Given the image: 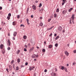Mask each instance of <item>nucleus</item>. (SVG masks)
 <instances>
[{"mask_svg": "<svg viewBox=\"0 0 76 76\" xmlns=\"http://www.w3.org/2000/svg\"><path fill=\"white\" fill-rule=\"evenodd\" d=\"M32 8L33 9V10H35L37 9V7L35 5H33L32 6Z\"/></svg>", "mask_w": 76, "mask_h": 76, "instance_id": "f257e3e1", "label": "nucleus"}, {"mask_svg": "<svg viewBox=\"0 0 76 76\" xmlns=\"http://www.w3.org/2000/svg\"><path fill=\"white\" fill-rule=\"evenodd\" d=\"M71 18L72 19V22L73 23H74V22H73V20L75 19V17L74 16V15H72Z\"/></svg>", "mask_w": 76, "mask_h": 76, "instance_id": "f03ea898", "label": "nucleus"}, {"mask_svg": "<svg viewBox=\"0 0 76 76\" xmlns=\"http://www.w3.org/2000/svg\"><path fill=\"white\" fill-rule=\"evenodd\" d=\"M0 47L1 49H3L4 47V45L3 44H1L0 46Z\"/></svg>", "mask_w": 76, "mask_h": 76, "instance_id": "7ed1b4c3", "label": "nucleus"}, {"mask_svg": "<svg viewBox=\"0 0 76 76\" xmlns=\"http://www.w3.org/2000/svg\"><path fill=\"white\" fill-rule=\"evenodd\" d=\"M65 54H66V56H69V53H68V52H67V51H65Z\"/></svg>", "mask_w": 76, "mask_h": 76, "instance_id": "20e7f679", "label": "nucleus"}, {"mask_svg": "<svg viewBox=\"0 0 76 76\" xmlns=\"http://www.w3.org/2000/svg\"><path fill=\"white\" fill-rule=\"evenodd\" d=\"M34 68H35L34 67H30L29 68V70L30 71L32 70H33V69H34Z\"/></svg>", "mask_w": 76, "mask_h": 76, "instance_id": "39448f33", "label": "nucleus"}, {"mask_svg": "<svg viewBox=\"0 0 76 76\" xmlns=\"http://www.w3.org/2000/svg\"><path fill=\"white\" fill-rule=\"evenodd\" d=\"M58 29L59 31H61L62 29V28L61 27L59 26L58 27Z\"/></svg>", "mask_w": 76, "mask_h": 76, "instance_id": "423d86ee", "label": "nucleus"}, {"mask_svg": "<svg viewBox=\"0 0 76 76\" xmlns=\"http://www.w3.org/2000/svg\"><path fill=\"white\" fill-rule=\"evenodd\" d=\"M16 35H17V32L15 31L13 34V35L14 37H16Z\"/></svg>", "mask_w": 76, "mask_h": 76, "instance_id": "0eeeda50", "label": "nucleus"}, {"mask_svg": "<svg viewBox=\"0 0 76 76\" xmlns=\"http://www.w3.org/2000/svg\"><path fill=\"white\" fill-rule=\"evenodd\" d=\"M62 13L64 15H65L66 13V11L64 10L62 11Z\"/></svg>", "mask_w": 76, "mask_h": 76, "instance_id": "6e6552de", "label": "nucleus"}, {"mask_svg": "<svg viewBox=\"0 0 76 76\" xmlns=\"http://www.w3.org/2000/svg\"><path fill=\"white\" fill-rule=\"evenodd\" d=\"M16 22L15 21H14L12 23V25H14V26H15V25H16Z\"/></svg>", "mask_w": 76, "mask_h": 76, "instance_id": "1a4fd4ad", "label": "nucleus"}, {"mask_svg": "<svg viewBox=\"0 0 76 76\" xmlns=\"http://www.w3.org/2000/svg\"><path fill=\"white\" fill-rule=\"evenodd\" d=\"M51 76H56V73H55L54 72H52V74H51Z\"/></svg>", "mask_w": 76, "mask_h": 76, "instance_id": "9d476101", "label": "nucleus"}, {"mask_svg": "<svg viewBox=\"0 0 76 76\" xmlns=\"http://www.w3.org/2000/svg\"><path fill=\"white\" fill-rule=\"evenodd\" d=\"M32 58H36V55L34 54L32 56Z\"/></svg>", "mask_w": 76, "mask_h": 76, "instance_id": "9b49d317", "label": "nucleus"}, {"mask_svg": "<svg viewBox=\"0 0 76 76\" xmlns=\"http://www.w3.org/2000/svg\"><path fill=\"white\" fill-rule=\"evenodd\" d=\"M27 24L29 25V19H27L26 20Z\"/></svg>", "mask_w": 76, "mask_h": 76, "instance_id": "f8f14e48", "label": "nucleus"}, {"mask_svg": "<svg viewBox=\"0 0 76 76\" xmlns=\"http://www.w3.org/2000/svg\"><path fill=\"white\" fill-rule=\"evenodd\" d=\"M8 42L9 44V45H10V40H8Z\"/></svg>", "mask_w": 76, "mask_h": 76, "instance_id": "ddd939ff", "label": "nucleus"}, {"mask_svg": "<svg viewBox=\"0 0 76 76\" xmlns=\"http://www.w3.org/2000/svg\"><path fill=\"white\" fill-rule=\"evenodd\" d=\"M52 47H53V45H49V48H51Z\"/></svg>", "mask_w": 76, "mask_h": 76, "instance_id": "4468645a", "label": "nucleus"}, {"mask_svg": "<svg viewBox=\"0 0 76 76\" xmlns=\"http://www.w3.org/2000/svg\"><path fill=\"white\" fill-rule=\"evenodd\" d=\"M59 38L60 37H59V36H58L55 39L56 40H57V39H58V38Z\"/></svg>", "mask_w": 76, "mask_h": 76, "instance_id": "2eb2a0df", "label": "nucleus"}, {"mask_svg": "<svg viewBox=\"0 0 76 76\" xmlns=\"http://www.w3.org/2000/svg\"><path fill=\"white\" fill-rule=\"evenodd\" d=\"M53 28V27H51V28H48L47 29V30L48 31V30H51V29H52Z\"/></svg>", "mask_w": 76, "mask_h": 76, "instance_id": "dca6fc26", "label": "nucleus"}, {"mask_svg": "<svg viewBox=\"0 0 76 76\" xmlns=\"http://www.w3.org/2000/svg\"><path fill=\"white\" fill-rule=\"evenodd\" d=\"M72 10H73V8H71L69 10V12H71V11H72Z\"/></svg>", "mask_w": 76, "mask_h": 76, "instance_id": "f3484780", "label": "nucleus"}, {"mask_svg": "<svg viewBox=\"0 0 76 76\" xmlns=\"http://www.w3.org/2000/svg\"><path fill=\"white\" fill-rule=\"evenodd\" d=\"M17 62H18V63H19V62H20V59L18 58L17 59Z\"/></svg>", "mask_w": 76, "mask_h": 76, "instance_id": "a211bd4d", "label": "nucleus"}, {"mask_svg": "<svg viewBox=\"0 0 76 76\" xmlns=\"http://www.w3.org/2000/svg\"><path fill=\"white\" fill-rule=\"evenodd\" d=\"M33 50H32V49H30L29 50V53H31Z\"/></svg>", "mask_w": 76, "mask_h": 76, "instance_id": "6ab92c4d", "label": "nucleus"}, {"mask_svg": "<svg viewBox=\"0 0 76 76\" xmlns=\"http://www.w3.org/2000/svg\"><path fill=\"white\" fill-rule=\"evenodd\" d=\"M29 8H28L27 10V12H26V13H28V11L29 10Z\"/></svg>", "mask_w": 76, "mask_h": 76, "instance_id": "aec40b11", "label": "nucleus"}, {"mask_svg": "<svg viewBox=\"0 0 76 76\" xmlns=\"http://www.w3.org/2000/svg\"><path fill=\"white\" fill-rule=\"evenodd\" d=\"M61 69H62V70H64V66H61Z\"/></svg>", "mask_w": 76, "mask_h": 76, "instance_id": "412c9836", "label": "nucleus"}, {"mask_svg": "<svg viewBox=\"0 0 76 76\" xmlns=\"http://www.w3.org/2000/svg\"><path fill=\"white\" fill-rule=\"evenodd\" d=\"M42 52H43V53H45V49H43L42 50Z\"/></svg>", "mask_w": 76, "mask_h": 76, "instance_id": "4be33fe9", "label": "nucleus"}, {"mask_svg": "<svg viewBox=\"0 0 76 76\" xmlns=\"http://www.w3.org/2000/svg\"><path fill=\"white\" fill-rule=\"evenodd\" d=\"M54 18H57V14H54Z\"/></svg>", "mask_w": 76, "mask_h": 76, "instance_id": "5701e85b", "label": "nucleus"}, {"mask_svg": "<svg viewBox=\"0 0 76 76\" xmlns=\"http://www.w3.org/2000/svg\"><path fill=\"white\" fill-rule=\"evenodd\" d=\"M56 12H59V9L57 8L56 10Z\"/></svg>", "mask_w": 76, "mask_h": 76, "instance_id": "b1692460", "label": "nucleus"}, {"mask_svg": "<svg viewBox=\"0 0 76 76\" xmlns=\"http://www.w3.org/2000/svg\"><path fill=\"white\" fill-rule=\"evenodd\" d=\"M41 6H42V4L40 3V4L39 6V7H41Z\"/></svg>", "mask_w": 76, "mask_h": 76, "instance_id": "393cba45", "label": "nucleus"}, {"mask_svg": "<svg viewBox=\"0 0 76 76\" xmlns=\"http://www.w3.org/2000/svg\"><path fill=\"white\" fill-rule=\"evenodd\" d=\"M70 24H72V19H70L69 21Z\"/></svg>", "mask_w": 76, "mask_h": 76, "instance_id": "a878e982", "label": "nucleus"}, {"mask_svg": "<svg viewBox=\"0 0 76 76\" xmlns=\"http://www.w3.org/2000/svg\"><path fill=\"white\" fill-rule=\"evenodd\" d=\"M51 20V19H49L48 20V22H50V21Z\"/></svg>", "mask_w": 76, "mask_h": 76, "instance_id": "bb28decb", "label": "nucleus"}, {"mask_svg": "<svg viewBox=\"0 0 76 76\" xmlns=\"http://www.w3.org/2000/svg\"><path fill=\"white\" fill-rule=\"evenodd\" d=\"M58 44H57V43H56V44H55V47H57L58 46Z\"/></svg>", "mask_w": 76, "mask_h": 76, "instance_id": "cd10ccee", "label": "nucleus"}, {"mask_svg": "<svg viewBox=\"0 0 76 76\" xmlns=\"http://www.w3.org/2000/svg\"><path fill=\"white\" fill-rule=\"evenodd\" d=\"M17 18H18V19H19V18H20V15H17Z\"/></svg>", "mask_w": 76, "mask_h": 76, "instance_id": "c85d7f7f", "label": "nucleus"}, {"mask_svg": "<svg viewBox=\"0 0 76 76\" xmlns=\"http://www.w3.org/2000/svg\"><path fill=\"white\" fill-rule=\"evenodd\" d=\"M7 19L8 20H10V17L9 16H8L7 17Z\"/></svg>", "mask_w": 76, "mask_h": 76, "instance_id": "c756f323", "label": "nucleus"}, {"mask_svg": "<svg viewBox=\"0 0 76 76\" xmlns=\"http://www.w3.org/2000/svg\"><path fill=\"white\" fill-rule=\"evenodd\" d=\"M19 67L18 66H17L16 67V70H19Z\"/></svg>", "mask_w": 76, "mask_h": 76, "instance_id": "7c9ffc66", "label": "nucleus"}, {"mask_svg": "<svg viewBox=\"0 0 76 76\" xmlns=\"http://www.w3.org/2000/svg\"><path fill=\"white\" fill-rule=\"evenodd\" d=\"M13 63H14V61H13V60L11 62V64H13Z\"/></svg>", "mask_w": 76, "mask_h": 76, "instance_id": "2f4dec72", "label": "nucleus"}, {"mask_svg": "<svg viewBox=\"0 0 76 76\" xmlns=\"http://www.w3.org/2000/svg\"><path fill=\"white\" fill-rule=\"evenodd\" d=\"M2 53L3 54H4V53H5V51L4 50V51H2Z\"/></svg>", "mask_w": 76, "mask_h": 76, "instance_id": "473e14b6", "label": "nucleus"}, {"mask_svg": "<svg viewBox=\"0 0 76 76\" xmlns=\"http://www.w3.org/2000/svg\"><path fill=\"white\" fill-rule=\"evenodd\" d=\"M40 26H42V25H43V23H40Z\"/></svg>", "mask_w": 76, "mask_h": 76, "instance_id": "72a5a7b5", "label": "nucleus"}, {"mask_svg": "<svg viewBox=\"0 0 76 76\" xmlns=\"http://www.w3.org/2000/svg\"><path fill=\"white\" fill-rule=\"evenodd\" d=\"M7 50H8V51H9V50H10V47H8L7 48Z\"/></svg>", "mask_w": 76, "mask_h": 76, "instance_id": "f704fd0d", "label": "nucleus"}, {"mask_svg": "<svg viewBox=\"0 0 76 76\" xmlns=\"http://www.w3.org/2000/svg\"><path fill=\"white\" fill-rule=\"evenodd\" d=\"M24 39H26V36H24L23 37Z\"/></svg>", "mask_w": 76, "mask_h": 76, "instance_id": "c9c22d12", "label": "nucleus"}, {"mask_svg": "<svg viewBox=\"0 0 76 76\" xmlns=\"http://www.w3.org/2000/svg\"><path fill=\"white\" fill-rule=\"evenodd\" d=\"M8 16L10 17V16H11V13H10L8 14Z\"/></svg>", "mask_w": 76, "mask_h": 76, "instance_id": "e433bc0d", "label": "nucleus"}, {"mask_svg": "<svg viewBox=\"0 0 76 76\" xmlns=\"http://www.w3.org/2000/svg\"><path fill=\"white\" fill-rule=\"evenodd\" d=\"M27 46H28V47H30V44L28 43V44Z\"/></svg>", "mask_w": 76, "mask_h": 76, "instance_id": "4c0bfd02", "label": "nucleus"}, {"mask_svg": "<svg viewBox=\"0 0 76 76\" xmlns=\"http://www.w3.org/2000/svg\"><path fill=\"white\" fill-rule=\"evenodd\" d=\"M30 49H31L32 50H34V47H32V48H30Z\"/></svg>", "mask_w": 76, "mask_h": 76, "instance_id": "58836bf2", "label": "nucleus"}, {"mask_svg": "<svg viewBox=\"0 0 76 76\" xmlns=\"http://www.w3.org/2000/svg\"><path fill=\"white\" fill-rule=\"evenodd\" d=\"M24 51H27V50L25 48H24Z\"/></svg>", "mask_w": 76, "mask_h": 76, "instance_id": "ea45409f", "label": "nucleus"}, {"mask_svg": "<svg viewBox=\"0 0 76 76\" xmlns=\"http://www.w3.org/2000/svg\"><path fill=\"white\" fill-rule=\"evenodd\" d=\"M73 53H76V50H74Z\"/></svg>", "mask_w": 76, "mask_h": 76, "instance_id": "a19ab883", "label": "nucleus"}, {"mask_svg": "<svg viewBox=\"0 0 76 76\" xmlns=\"http://www.w3.org/2000/svg\"><path fill=\"white\" fill-rule=\"evenodd\" d=\"M64 3H65V2H63L62 3V6H63V5H64Z\"/></svg>", "mask_w": 76, "mask_h": 76, "instance_id": "79ce46f5", "label": "nucleus"}, {"mask_svg": "<svg viewBox=\"0 0 76 76\" xmlns=\"http://www.w3.org/2000/svg\"><path fill=\"white\" fill-rule=\"evenodd\" d=\"M20 26L21 27L23 26V27H24V26H25L23 24H21Z\"/></svg>", "mask_w": 76, "mask_h": 76, "instance_id": "37998d69", "label": "nucleus"}, {"mask_svg": "<svg viewBox=\"0 0 76 76\" xmlns=\"http://www.w3.org/2000/svg\"><path fill=\"white\" fill-rule=\"evenodd\" d=\"M9 69H10V68H12V66H11V65H9Z\"/></svg>", "mask_w": 76, "mask_h": 76, "instance_id": "c03bdc74", "label": "nucleus"}, {"mask_svg": "<svg viewBox=\"0 0 76 76\" xmlns=\"http://www.w3.org/2000/svg\"><path fill=\"white\" fill-rule=\"evenodd\" d=\"M47 72V69H45L44 70V72H45V73H46V72Z\"/></svg>", "mask_w": 76, "mask_h": 76, "instance_id": "a18cd8bd", "label": "nucleus"}, {"mask_svg": "<svg viewBox=\"0 0 76 76\" xmlns=\"http://www.w3.org/2000/svg\"><path fill=\"white\" fill-rule=\"evenodd\" d=\"M24 66H24V65H23V64H22V65H21V67H24Z\"/></svg>", "mask_w": 76, "mask_h": 76, "instance_id": "49530a36", "label": "nucleus"}, {"mask_svg": "<svg viewBox=\"0 0 76 76\" xmlns=\"http://www.w3.org/2000/svg\"><path fill=\"white\" fill-rule=\"evenodd\" d=\"M6 70L7 71V72H8V73L9 72V69H8L7 68L6 69Z\"/></svg>", "mask_w": 76, "mask_h": 76, "instance_id": "de8ad7c7", "label": "nucleus"}, {"mask_svg": "<svg viewBox=\"0 0 76 76\" xmlns=\"http://www.w3.org/2000/svg\"><path fill=\"white\" fill-rule=\"evenodd\" d=\"M75 64H76V63H75V62L73 63V64H72L73 66L75 65Z\"/></svg>", "mask_w": 76, "mask_h": 76, "instance_id": "09e8293b", "label": "nucleus"}, {"mask_svg": "<svg viewBox=\"0 0 76 76\" xmlns=\"http://www.w3.org/2000/svg\"><path fill=\"white\" fill-rule=\"evenodd\" d=\"M53 35L52 33H51L50 35V37H51V36H52V35Z\"/></svg>", "mask_w": 76, "mask_h": 76, "instance_id": "8fccbe9b", "label": "nucleus"}, {"mask_svg": "<svg viewBox=\"0 0 76 76\" xmlns=\"http://www.w3.org/2000/svg\"><path fill=\"white\" fill-rule=\"evenodd\" d=\"M28 63L27 62H26V63L25 64L26 66H27V65H28Z\"/></svg>", "mask_w": 76, "mask_h": 76, "instance_id": "3c124183", "label": "nucleus"}, {"mask_svg": "<svg viewBox=\"0 0 76 76\" xmlns=\"http://www.w3.org/2000/svg\"><path fill=\"white\" fill-rule=\"evenodd\" d=\"M38 56H39V55H36V57H38Z\"/></svg>", "mask_w": 76, "mask_h": 76, "instance_id": "603ef678", "label": "nucleus"}, {"mask_svg": "<svg viewBox=\"0 0 76 76\" xmlns=\"http://www.w3.org/2000/svg\"><path fill=\"white\" fill-rule=\"evenodd\" d=\"M19 53H20V50H18V54H19Z\"/></svg>", "mask_w": 76, "mask_h": 76, "instance_id": "864d4df0", "label": "nucleus"}, {"mask_svg": "<svg viewBox=\"0 0 76 76\" xmlns=\"http://www.w3.org/2000/svg\"><path fill=\"white\" fill-rule=\"evenodd\" d=\"M25 47H26V48H27V46L26 45H25Z\"/></svg>", "mask_w": 76, "mask_h": 76, "instance_id": "5fc2aeb1", "label": "nucleus"}, {"mask_svg": "<svg viewBox=\"0 0 76 76\" xmlns=\"http://www.w3.org/2000/svg\"><path fill=\"white\" fill-rule=\"evenodd\" d=\"M62 1L63 2H65L66 1V0H63Z\"/></svg>", "mask_w": 76, "mask_h": 76, "instance_id": "6e6d98bb", "label": "nucleus"}, {"mask_svg": "<svg viewBox=\"0 0 76 76\" xmlns=\"http://www.w3.org/2000/svg\"><path fill=\"white\" fill-rule=\"evenodd\" d=\"M13 39L14 40H15V37H13Z\"/></svg>", "mask_w": 76, "mask_h": 76, "instance_id": "4d7b16f0", "label": "nucleus"}, {"mask_svg": "<svg viewBox=\"0 0 76 76\" xmlns=\"http://www.w3.org/2000/svg\"><path fill=\"white\" fill-rule=\"evenodd\" d=\"M2 9V8L1 7H0V10H1Z\"/></svg>", "mask_w": 76, "mask_h": 76, "instance_id": "13d9d810", "label": "nucleus"}, {"mask_svg": "<svg viewBox=\"0 0 76 76\" xmlns=\"http://www.w3.org/2000/svg\"><path fill=\"white\" fill-rule=\"evenodd\" d=\"M65 72H68V71H67V69H65Z\"/></svg>", "mask_w": 76, "mask_h": 76, "instance_id": "bf43d9fd", "label": "nucleus"}, {"mask_svg": "<svg viewBox=\"0 0 76 76\" xmlns=\"http://www.w3.org/2000/svg\"><path fill=\"white\" fill-rule=\"evenodd\" d=\"M50 18H53V16L52 15V16H50Z\"/></svg>", "mask_w": 76, "mask_h": 76, "instance_id": "052dcab7", "label": "nucleus"}, {"mask_svg": "<svg viewBox=\"0 0 76 76\" xmlns=\"http://www.w3.org/2000/svg\"><path fill=\"white\" fill-rule=\"evenodd\" d=\"M54 36V37H56V36H57V34H55Z\"/></svg>", "mask_w": 76, "mask_h": 76, "instance_id": "680f3d73", "label": "nucleus"}, {"mask_svg": "<svg viewBox=\"0 0 76 76\" xmlns=\"http://www.w3.org/2000/svg\"><path fill=\"white\" fill-rule=\"evenodd\" d=\"M64 69L65 70L67 69V68H66V67H65V68H64Z\"/></svg>", "mask_w": 76, "mask_h": 76, "instance_id": "e2e57ef3", "label": "nucleus"}, {"mask_svg": "<svg viewBox=\"0 0 76 76\" xmlns=\"http://www.w3.org/2000/svg\"><path fill=\"white\" fill-rule=\"evenodd\" d=\"M34 61H37V59H34Z\"/></svg>", "mask_w": 76, "mask_h": 76, "instance_id": "0e129e2a", "label": "nucleus"}, {"mask_svg": "<svg viewBox=\"0 0 76 76\" xmlns=\"http://www.w3.org/2000/svg\"><path fill=\"white\" fill-rule=\"evenodd\" d=\"M57 68H55V72H57Z\"/></svg>", "mask_w": 76, "mask_h": 76, "instance_id": "69168bd1", "label": "nucleus"}, {"mask_svg": "<svg viewBox=\"0 0 76 76\" xmlns=\"http://www.w3.org/2000/svg\"><path fill=\"white\" fill-rule=\"evenodd\" d=\"M40 19H42V17H40Z\"/></svg>", "mask_w": 76, "mask_h": 76, "instance_id": "338daca9", "label": "nucleus"}, {"mask_svg": "<svg viewBox=\"0 0 76 76\" xmlns=\"http://www.w3.org/2000/svg\"><path fill=\"white\" fill-rule=\"evenodd\" d=\"M34 76H36V74H34Z\"/></svg>", "mask_w": 76, "mask_h": 76, "instance_id": "774afa93", "label": "nucleus"}]
</instances>
